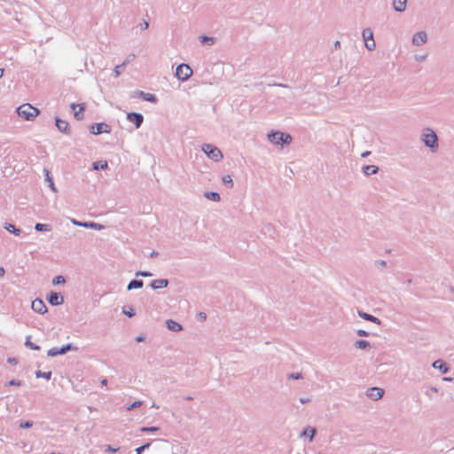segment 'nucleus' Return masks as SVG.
Returning <instances> with one entry per match:
<instances>
[{
	"label": "nucleus",
	"instance_id": "obj_40",
	"mask_svg": "<svg viewBox=\"0 0 454 454\" xmlns=\"http://www.w3.org/2000/svg\"><path fill=\"white\" fill-rule=\"evenodd\" d=\"M143 404V402L142 401H136L134 403H132L131 404H129L128 407H127V410L128 411H131L135 408H138L140 407L141 405Z\"/></svg>",
	"mask_w": 454,
	"mask_h": 454
},
{
	"label": "nucleus",
	"instance_id": "obj_60",
	"mask_svg": "<svg viewBox=\"0 0 454 454\" xmlns=\"http://www.w3.org/2000/svg\"><path fill=\"white\" fill-rule=\"evenodd\" d=\"M148 26H149V25H148V23H147V22H145V23L143 24L142 28H145H145H147V27H148Z\"/></svg>",
	"mask_w": 454,
	"mask_h": 454
},
{
	"label": "nucleus",
	"instance_id": "obj_32",
	"mask_svg": "<svg viewBox=\"0 0 454 454\" xmlns=\"http://www.w3.org/2000/svg\"><path fill=\"white\" fill-rule=\"evenodd\" d=\"M35 229L37 231H50L51 226L49 224H44V223H36L35 225Z\"/></svg>",
	"mask_w": 454,
	"mask_h": 454
},
{
	"label": "nucleus",
	"instance_id": "obj_57",
	"mask_svg": "<svg viewBox=\"0 0 454 454\" xmlns=\"http://www.w3.org/2000/svg\"><path fill=\"white\" fill-rule=\"evenodd\" d=\"M199 316H200V317H201L202 319H206V314H205V313L200 312V313L199 314Z\"/></svg>",
	"mask_w": 454,
	"mask_h": 454
},
{
	"label": "nucleus",
	"instance_id": "obj_53",
	"mask_svg": "<svg viewBox=\"0 0 454 454\" xmlns=\"http://www.w3.org/2000/svg\"><path fill=\"white\" fill-rule=\"evenodd\" d=\"M144 340H145V338L143 336H137L136 338V340L138 341V342L143 341Z\"/></svg>",
	"mask_w": 454,
	"mask_h": 454
},
{
	"label": "nucleus",
	"instance_id": "obj_30",
	"mask_svg": "<svg viewBox=\"0 0 454 454\" xmlns=\"http://www.w3.org/2000/svg\"><path fill=\"white\" fill-rule=\"evenodd\" d=\"M4 229L11 232V233H13L14 235H20L21 231L20 229H17L13 224L12 223H5L4 225Z\"/></svg>",
	"mask_w": 454,
	"mask_h": 454
},
{
	"label": "nucleus",
	"instance_id": "obj_62",
	"mask_svg": "<svg viewBox=\"0 0 454 454\" xmlns=\"http://www.w3.org/2000/svg\"><path fill=\"white\" fill-rule=\"evenodd\" d=\"M151 407L152 408H157V409L159 408V406L155 403H153Z\"/></svg>",
	"mask_w": 454,
	"mask_h": 454
},
{
	"label": "nucleus",
	"instance_id": "obj_4",
	"mask_svg": "<svg viewBox=\"0 0 454 454\" xmlns=\"http://www.w3.org/2000/svg\"><path fill=\"white\" fill-rule=\"evenodd\" d=\"M201 150L210 160L215 162L222 160L223 158L221 150L211 144L202 145Z\"/></svg>",
	"mask_w": 454,
	"mask_h": 454
},
{
	"label": "nucleus",
	"instance_id": "obj_37",
	"mask_svg": "<svg viewBox=\"0 0 454 454\" xmlns=\"http://www.w3.org/2000/svg\"><path fill=\"white\" fill-rule=\"evenodd\" d=\"M159 430L157 427H141L140 431L143 433H153Z\"/></svg>",
	"mask_w": 454,
	"mask_h": 454
},
{
	"label": "nucleus",
	"instance_id": "obj_51",
	"mask_svg": "<svg viewBox=\"0 0 454 454\" xmlns=\"http://www.w3.org/2000/svg\"><path fill=\"white\" fill-rule=\"evenodd\" d=\"M309 401H310V400H309V398H305V397H301V398H300V402H301V403H309Z\"/></svg>",
	"mask_w": 454,
	"mask_h": 454
},
{
	"label": "nucleus",
	"instance_id": "obj_31",
	"mask_svg": "<svg viewBox=\"0 0 454 454\" xmlns=\"http://www.w3.org/2000/svg\"><path fill=\"white\" fill-rule=\"evenodd\" d=\"M355 347H356V348L365 349V348H369V347H370V343H369V341H367V340H359L356 341V343H355Z\"/></svg>",
	"mask_w": 454,
	"mask_h": 454
},
{
	"label": "nucleus",
	"instance_id": "obj_44",
	"mask_svg": "<svg viewBox=\"0 0 454 454\" xmlns=\"http://www.w3.org/2000/svg\"><path fill=\"white\" fill-rule=\"evenodd\" d=\"M33 426V422L32 421H25V422H21L20 424V428H29Z\"/></svg>",
	"mask_w": 454,
	"mask_h": 454
},
{
	"label": "nucleus",
	"instance_id": "obj_43",
	"mask_svg": "<svg viewBox=\"0 0 454 454\" xmlns=\"http://www.w3.org/2000/svg\"><path fill=\"white\" fill-rule=\"evenodd\" d=\"M136 58L135 54H129L126 59L123 61L122 65H124V67L129 63L131 62L132 60H134V59Z\"/></svg>",
	"mask_w": 454,
	"mask_h": 454
},
{
	"label": "nucleus",
	"instance_id": "obj_45",
	"mask_svg": "<svg viewBox=\"0 0 454 454\" xmlns=\"http://www.w3.org/2000/svg\"><path fill=\"white\" fill-rule=\"evenodd\" d=\"M137 277H151L153 274L149 271H137L136 272Z\"/></svg>",
	"mask_w": 454,
	"mask_h": 454
},
{
	"label": "nucleus",
	"instance_id": "obj_61",
	"mask_svg": "<svg viewBox=\"0 0 454 454\" xmlns=\"http://www.w3.org/2000/svg\"><path fill=\"white\" fill-rule=\"evenodd\" d=\"M4 75V69L0 68V78H2Z\"/></svg>",
	"mask_w": 454,
	"mask_h": 454
},
{
	"label": "nucleus",
	"instance_id": "obj_2",
	"mask_svg": "<svg viewBox=\"0 0 454 454\" xmlns=\"http://www.w3.org/2000/svg\"><path fill=\"white\" fill-rule=\"evenodd\" d=\"M267 138L270 143L277 145H289L292 142V137L281 131H270Z\"/></svg>",
	"mask_w": 454,
	"mask_h": 454
},
{
	"label": "nucleus",
	"instance_id": "obj_11",
	"mask_svg": "<svg viewBox=\"0 0 454 454\" xmlns=\"http://www.w3.org/2000/svg\"><path fill=\"white\" fill-rule=\"evenodd\" d=\"M111 129L106 123H97L90 127V132L94 135H98L101 133H109Z\"/></svg>",
	"mask_w": 454,
	"mask_h": 454
},
{
	"label": "nucleus",
	"instance_id": "obj_12",
	"mask_svg": "<svg viewBox=\"0 0 454 454\" xmlns=\"http://www.w3.org/2000/svg\"><path fill=\"white\" fill-rule=\"evenodd\" d=\"M32 309L39 314H44L47 312V307L43 300L41 299H35L32 301L31 304Z\"/></svg>",
	"mask_w": 454,
	"mask_h": 454
},
{
	"label": "nucleus",
	"instance_id": "obj_29",
	"mask_svg": "<svg viewBox=\"0 0 454 454\" xmlns=\"http://www.w3.org/2000/svg\"><path fill=\"white\" fill-rule=\"evenodd\" d=\"M205 197L207 199V200H213V201H219L221 200V197L219 195V193L215 192H207L205 193Z\"/></svg>",
	"mask_w": 454,
	"mask_h": 454
},
{
	"label": "nucleus",
	"instance_id": "obj_36",
	"mask_svg": "<svg viewBox=\"0 0 454 454\" xmlns=\"http://www.w3.org/2000/svg\"><path fill=\"white\" fill-rule=\"evenodd\" d=\"M122 312H123L124 315H126L129 317H132L136 314L134 309L132 307H130V306L129 307H124L122 309Z\"/></svg>",
	"mask_w": 454,
	"mask_h": 454
},
{
	"label": "nucleus",
	"instance_id": "obj_46",
	"mask_svg": "<svg viewBox=\"0 0 454 454\" xmlns=\"http://www.w3.org/2000/svg\"><path fill=\"white\" fill-rule=\"evenodd\" d=\"M356 334L360 337H367L369 336V333L366 332L365 330H357L356 331Z\"/></svg>",
	"mask_w": 454,
	"mask_h": 454
},
{
	"label": "nucleus",
	"instance_id": "obj_49",
	"mask_svg": "<svg viewBox=\"0 0 454 454\" xmlns=\"http://www.w3.org/2000/svg\"><path fill=\"white\" fill-rule=\"evenodd\" d=\"M426 58H427V55H417V56H415V59L417 61H419V62L424 61L426 59Z\"/></svg>",
	"mask_w": 454,
	"mask_h": 454
},
{
	"label": "nucleus",
	"instance_id": "obj_5",
	"mask_svg": "<svg viewBox=\"0 0 454 454\" xmlns=\"http://www.w3.org/2000/svg\"><path fill=\"white\" fill-rule=\"evenodd\" d=\"M192 74V70L187 64H180L176 69V76L178 80L184 82Z\"/></svg>",
	"mask_w": 454,
	"mask_h": 454
},
{
	"label": "nucleus",
	"instance_id": "obj_64",
	"mask_svg": "<svg viewBox=\"0 0 454 454\" xmlns=\"http://www.w3.org/2000/svg\"><path fill=\"white\" fill-rule=\"evenodd\" d=\"M444 380H451L450 378H444Z\"/></svg>",
	"mask_w": 454,
	"mask_h": 454
},
{
	"label": "nucleus",
	"instance_id": "obj_15",
	"mask_svg": "<svg viewBox=\"0 0 454 454\" xmlns=\"http://www.w3.org/2000/svg\"><path fill=\"white\" fill-rule=\"evenodd\" d=\"M48 301L51 305H59L64 302V297L60 294L52 292L48 296Z\"/></svg>",
	"mask_w": 454,
	"mask_h": 454
},
{
	"label": "nucleus",
	"instance_id": "obj_8",
	"mask_svg": "<svg viewBox=\"0 0 454 454\" xmlns=\"http://www.w3.org/2000/svg\"><path fill=\"white\" fill-rule=\"evenodd\" d=\"M73 349H77V348H74L72 346V344L68 343V344L63 346L62 348L55 347V348H52L49 349L47 355L49 356H56L58 355H64L67 351H70V350H73Z\"/></svg>",
	"mask_w": 454,
	"mask_h": 454
},
{
	"label": "nucleus",
	"instance_id": "obj_13",
	"mask_svg": "<svg viewBox=\"0 0 454 454\" xmlns=\"http://www.w3.org/2000/svg\"><path fill=\"white\" fill-rule=\"evenodd\" d=\"M384 390L380 387H372L367 389L366 395L372 400L377 401L382 397Z\"/></svg>",
	"mask_w": 454,
	"mask_h": 454
},
{
	"label": "nucleus",
	"instance_id": "obj_27",
	"mask_svg": "<svg viewBox=\"0 0 454 454\" xmlns=\"http://www.w3.org/2000/svg\"><path fill=\"white\" fill-rule=\"evenodd\" d=\"M143 285H144V282L142 280H137V279H134V280H131L128 286H127V289L128 290H132V289H138V288H142L143 287Z\"/></svg>",
	"mask_w": 454,
	"mask_h": 454
},
{
	"label": "nucleus",
	"instance_id": "obj_34",
	"mask_svg": "<svg viewBox=\"0 0 454 454\" xmlns=\"http://www.w3.org/2000/svg\"><path fill=\"white\" fill-rule=\"evenodd\" d=\"M35 376H36V378H44L49 380L51 377V372L37 371L35 372Z\"/></svg>",
	"mask_w": 454,
	"mask_h": 454
},
{
	"label": "nucleus",
	"instance_id": "obj_23",
	"mask_svg": "<svg viewBox=\"0 0 454 454\" xmlns=\"http://www.w3.org/2000/svg\"><path fill=\"white\" fill-rule=\"evenodd\" d=\"M433 367L434 369H438L440 370L442 373H447L448 371H449V368L448 366L443 363L442 360L441 359H438V360H435L434 363H433Z\"/></svg>",
	"mask_w": 454,
	"mask_h": 454
},
{
	"label": "nucleus",
	"instance_id": "obj_38",
	"mask_svg": "<svg viewBox=\"0 0 454 454\" xmlns=\"http://www.w3.org/2000/svg\"><path fill=\"white\" fill-rule=\"evenodd\" d=\"M124 65H119V66H116L114 69V75L115 77H118L124 70Z\"/></svg>",
	"mask_w": 454,
	"mask_h": 454
},
{
	"label": "nucleus",
	"instance_id": "obj_25",
	"mask_svg": "<svg viewBox=\"0 0 454 454\" xmlns=\"http://www.w3.org/2000/svg\"><path fill=\"white\" fill-rule=\"evenodd\" d=\"M43 172L45 174V181L48 183V185L50 187V189L54 192H57V188L53 183V180L50 175V171L47 169V168H44L43 169Z\"/></svg>",
	"mask_w": 454,
	"mask_h": 454
},
{
	"label": "nucleus",
	"instance_id": "obj_21",
	"mask_svg": "<svg viewBox=\"0 0 454 454\" xmlns=\"http://www.w3.org/2000/svg\"><path fill=\"white\" fill-rule=\"evenodd\" d=\"M407 0H393V8L395 12H403L405 11Z\"/></svg>",
	"mask_w": 454,
	"mask_h": 454
},
{
	"label": "nucleus",
	"instance_id": "obj_18",
	"mask_svg": "<svg viewBox=\"0 0 454 454\" xmlns=\"http://www.w3.org/2000/svg\"><path fill=\"white\" fill-rule=\"evenodd\" d=\"M166 326L169 331L176 332V333L183 330V326L179 323H177L172 319H168L166 321Z\"/></svg>",
	"mask_w": 454,
	"mask_h": 454
},
{
	"label": "nucleus",
	"instance_id": "obj_3",
	"mask_svg": "<svg viewBox=\"0 0 454 454\" xmlns=\"http://www.w3.org/2000/svg\"><path fill=\"white\" fill-rule=\"evenodd\" d=\"M20 117L27 121H31L39 114V110L30 104H23L17 108Z\"/></svg>",
	"mask_w": 454,
	"mask_h": 454
},
{
	"label": "nucleus",
	"instance_id": "obj_22",
	"mask_svg": "<svg viewBox=\"0 0 454 454\" xmlns=\"http://www.w3.org/2000/svg\"><path fill=\"white\" fill-rule=\"evenodd\" d=\"M199 40H200V42L203 45H207V46L214 45L215 43V41H216V39L215 37L207 36V35H200L199 37Z\"/></svg>",
	"mask_w": 454,
	"mask_h": 454
},
{
	"label": "nucleus",
	"instance_id": "obj_47",
	"mask_svg": "<svg viewBox=\"0 0 454 454\" xmlns=\"http://www.w3.org/2000/svg\"><path fill=\"white\" fill-rule=\"evenodd\" d=\"M7 385H9V386H20L21 382L20 380H11L10 381H8Z\"/></svg>",
	"mask_w": 454,
	"mask_h": 454
},
{
	"label": "nucleus",
	"instance_id": "obj_14",
	"mask_svg": "<svg viewBox=\"0 0 454 454\" xmlns=\"http://www.w3.org/2000/svg\"><path fill=\"white\" fill-rule=\"evenodd\" d=\"M70 107L74 111V116L76 120L80 121V120L83 119V111H84L83 105H77V104L72 103L70 105Z\"/></svg>",
	"mask_w": 454,
	"mask_h": 454
},
{
	"label": "nucleus",
	"instance_id": "obj_17",
	"mask_svg": "<svg viewBox=\"0 0 454 454\" xmlns=\"http://www.w3.org/2000/svg\"><path fill=\"white\" fill-rule=\"evenodd\" d=\"M136 94L145 101L151 102V103L157 102L156 96L152 93H146L142 90H137V91H136Z\"/></svg>",
	"mask_w": 454,
	"mask_h": 454
},
{
	"label": "nucleus",
	"instance_id": "obj_7",
	"mask_svg": "<svg viewBox=\"0 0 454 454\" xmlns=\"http://www.w3.org/2000/svg\"><path fill=\"white\" fill-rule=\"evenodd\" d=\"M71 223L75 226H80V227L88 228V229H93V230H97V231H101V230L105 229L104 225L98 223H94V222H80L76 219L72 218Z\"/></svg>",
	"mask_w": 454,
	"mask_h": 454
},
{
	"label": "nucleus",
	"instance_id": "obj_20",
	"mask_svg": "<svg viewBox=\"0 0 454 454\" xmlns=\"http://www.w3.org/2000/svg\"><path fill=\"white\" fill-rule=\"evenodd\" d=\"M168 285V280L164 279V278L153 280L150 284V286L153 289L164 288V287H167Z\"/></svg>",
	"mask_w": 454,
	"mask_h": 454
},
{
	"label": "nucleus",
	"instance_id": "obj_24",
	"mask_svg": "<svg viewBox=\"0 0 454 454\" xmlns=\"http://www.w3.org/2000/svg\"><path fill=\"white\" fill-rule=\"evenodd\" d=\"M362 170L365 176H370L378 173L379 168L375 165H366L363 167Z\"/></svg>",
	"mask_w": 454,
	"mask_h": 454
},
{
	"label": "nucleus",
	"instance_id": "obj_59",
	"mask_svg": "<svg viewBox=\"0 0 454 454\" xmlns=\"http://www.w3.org/2000/svg\"><path fill=\"white\" fill-rule=\"evenodd\" d=\"M340 43L339 41H336V42L334 43V47H335V48L340 47Z\"/></svg>",
	"mask_w": 454,
	"mask_h": 454
},
{
	"label": "nucleus",
	"instance_id": "obj_50",
	"mask_svg": "<svg viewBox=\"0 0 454 454\" xmlns=\"http://www.w3.org/2000/svg\"><path fill=\"white\" fill-rule=\"evenodd\" d=\"M7 361L9 364H16L18 363L17 359L14 357H10V358H8Z\"/></svg>",
	"mask_w": 454,
	"mask_h": 454
},
{
	"label": "nucleus",
	"instance_id": "obj_58",
	"mask_svg": "<svg viewBox=\"0 0 454 454\" xmlns=\"http://www.w3.org/2000/svg\"><path fill=\"white\" fill-rule=\"evenodd\" d=\"M430 390H431L432 392H434V393H436V392L438 391L437 387H430Z\"/></svg>",
	"mask_w": 454,
	"mask_h": 454
},
{
	"label": "nucleus",
	"instance_id": "obj_35",
	"mask_svg": "<svg viewBox=\"0 0 454 454\" xmlns=\"http://www.w3.org/2000/svg\"><path fill=\"white\" fill-rule=\"evenodd\" d=\"M26 347L33 349V350H39L40 347L33 342L30 341V336H27L25 342Z\"/></svg>",
	"mask_w": 454,
	"mask_h": 454
},
{
	"label": "nucleus",
	"instance_id": "obj_54",
	"mask_svg": "<svg viewBox=\"0 0 454 454\" xmlns=\"http://www.w3.org/2000/svg\"><path fill=\"white\" fill-rule=\"evenodd\" d=\"M100 384H101L102 386H106V384H107V380H106V379H103V380L100 381Z\"/></svg>",
	"mask_w": 454,
	"mask_h": 454
},
{
	"label": "nucleus",
	"instance_id": "obj_42",
	"mask_svg": "<svg viewBox=\"0 0 454 454\" xmlns=\"http://www.w3.org/2000/svg\"><path fill=\"white\" fill-rule=\"evenodd\" d=\"M149 446H150V443H145V444H144V445H142V446H140V447H137V448L136 449V453H137V454H142V452H143L145 450L148 449V448H149Z\"/></svg>",
	"mask_w": 454,
	"mask_h": 454
},
{
	"label": "nucleus",
	"instance_id": "obj_63",
	"mask_svg": "<svg viewBox=\"0 0 454 454\" xmlns=\"http://www.w3.org/2000/svg\"><path fill=\"white\" fill-rule=\"evenodd\" d=\"M185 399H186V400H192V396H187V397H185Z\"/></svg>",
	"mask_w": 454,
	"mask_h": 454
},
{
	"label": "nucleus",
	"instance_id": "obj_52",
	"mask_svg": "<svg viewBox=\"0 0 454 454\" xmlns=\"http://www.w3.org/2000/svg\"><path fill=\"white\" fill-rule=\"evenodd\" d=\"M370 154H371V152L366 151V152H364V153L361 154V156H362L363 158H365V157H367V156H368V155H370Z\"/></svg>",
	"mask_w": 454,
	"mask_h": 454
},
{
	"label": "nucleus",
	"instance_id": "obj_16",
	"mask_svg": "<svg viewBox=\"0 0 454 454\" xmlns=\"http://www.w3.org/2000/svg\"><path fill=\"white\" fill-rule=\"evenodd\" d=\"M56 126L58 129L65 134L69 133V124L67 121L61 120L59 117H56Z\"/></svg>",
	"mask_w": 454,
	"mask_h": 454
},
{
	"label": "nucleus",
	"instance_id": "obj_41",
	"mask_svg": "<svg viewBox=\"0 0 454 454\" xmlns=\"http://www.w3.org/2000/svg\"><path fill=\"white\" fill-rule=\"evenodd\" d=\"M287 378H288V380H299V379H302V374L301 372L290 373L287 376Z\"/></svg>",
	"mask_w": 454,
	"mask_h": 454
},
{
	"label": "nucleus",
	"instance_id": "obj_33",
	"mask_svg": "<svg viewBox=\"0 0 454 454\" xmlns=\"http://www.w3.org/2000/svg\"><path fill=\"white\" fill-rule=\"evenodd\" d=\"M222 180H223V183L224 184H226L229 188L233 187V185H234L233 180L230 175H226V176H223Z\"/></svg>",
	"mask_w": 454,
	"mask_h": 454
},
{
	"label": "nucleus",
	"instance_id": "obj_28",
	"mask_svg": "<svg viewBox=\"0 0 454 454\" xmlns=\"http://www.w3.org/2000/svg\"><path fill=\"white\" fill-rule=\"evenodd\" d=\"M94 170H105L107 168V161H95L92 164Z\"/></svg>",
	"mask_w": 454,
	"mask_h": 454
},
{
	"label": "nucleus",
	"instance_id": "obj_10",
	"mask_svg": "<svg viewBox=\"0 0 454 454\" xmlns=\"http://www.w3.org/2000/svg\"><path fill=\"white\" fill-rule=\"evenodd\" d=\"M127 120L136 126L137 129L140 128L143 121H144V116L141 114L138 113H128L127 114Z\"/></svg>",
	"mask_w": 454,
	"mask_h": 454
},
{
	"label": "nucleus",
	"instance_id": "obj_56",
	"mask_svg": "<svg viewBox=\"0 0 454 454\" xmlns=\"http://www.w3.org/2000/svg\"><path fill=\"white\" fill-rule=\"evenodd\" d=\"M379 265L381 267H385L387 265V262L385 261L379 262Z\"/></svg>",
	"mask_w": 454,
	"mask_h": 454
},
{
	"label": "nucleus",
	"instance_id": "obj_26",
	"mask_svg": "<svg viewBox=\"0 0 454 454\" xmlns=\"http://www.w3.org/2000/svg\"><path fill=\"white\" fill-rule=\"evenodd\" d=\"M316 429L314 427H307L301 434V436H308L309 441L311 442L315 436Z\"/></svg>",
	"mask_w": 454,
	"mask_h": 454
},
{
	"label": "nucleus",
	"instance_id": "obj_55",
	"mask_svg": "<svg viewBox=\"0 0 454 454\" xmlns=\"http://www.w3.org/2000/svg\"><path fill=\"white\" fill-rule=\"evenodd\" d=\"M5 273V270L3 267H0V277H3Z\"/></svg>",
	"mask_w": 454,
	"mask_h": 454
},
{
	"label": "nucleus",
	"instance_id": "obj_1",
	"mask_svg": "<svg viewBox=\"0 0 454 454\" xmlns=\"http://www.w3.org/2000/svg\"><path fill=\"white\" fill-rule=\"evenodd\" d=\"M421 140L432 152H435L438 149V137L432 129L427 128L423 129Z\"/></svg>",
	"mask_w": 454,
	"mask_h": 454
},
{
	"label": "nucleus",
	"instance_id": "obj_39",
	"mask_svg": "<svg viewBox=\"0 0 454 454\" xmlns=\"http://www.w3.org/2000/svg\"><path fill=\"white\" fill-rule=\"evenodd\" d=\"M66 282L65 278L63 276H57L53 278V285H60Z\"/></svg>",
	"mask_w": 454,
	"mask_h": 454
},
{
	"label": "nucleus",
	"instance_id": "obj_6",
	"mask_svg": "<svg viewBox=\"0 0 454 454\" xmlns=\"http://www.w3.org/2000/svg\"><path fill=\"white\" fill-rule=\"evenodd\" d=\"M362 36L364 41V46L368 51H373L376 43L373 38L372 30L370 27L364 28L362 32Z\"/></svg>",
	"mask_w": 454,
	"mask_h": 454
},
{
	"label": "nucleus",
	"instance_id": "obj_48",
	"mask_svg": "<svg viewBox=\"0 0 454 454\" xmlns=\"http://www.w3.org/2000/svg\"><path fill=\"white\" fill-rule=\"evenodd\" d=\"M105 450L107 451V452L115 453L118 450V449L117 448H114L111 445H106Z\"/></svg>",
	"mask_w": 454,
	"mask_h": 454
},
{
	"label": "nucleus",
	"instance_id": "obj_9",
	"mask_svg": "<svg viewBox=\"0 0 454 454\" xmlns=\"http://www.w3.org/2000/svg\"><path fill=\"white\" fill-rule=\"evenodd\" d=\"M427 41V34L425 31H419L413 35L412 44L414 46H421Z\"/></svg>",
	"mask_w": 454,
	"mask_h": 454
},
{
	"label": "nucleus",
	"instance_id": "obj_19",
	"mask_svg": "<svg viewBox=\"0 0 454 454\" xmlns=\"http://www.w3.org/2000/svg\"><path fill=\"white\" fill-rule=\"evenodd\" d=\"M357 313H358V316L364 320L375 323L377 325H380V323H381V321L378 317H376L371 314H368V313L361 311V310H358Z\"/></svg>",
	"mask_w": 454,
	"mask_h": 454
}]
</instances>
